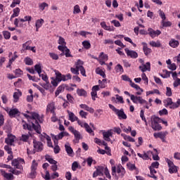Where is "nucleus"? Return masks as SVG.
Segmentation results:
<instances>
[{
	"instance_id": "1",
	"label": "nucleus",
	"mask_w": 180,
	"mask_h": 180,
	"mask_svg": "<svg viewBox=\"0 0 180 180\" xmlns=\"http://www.w3.org/2000/svg\"><path fill=\"white\" fill-rule=\"evenodd\" d=\"M31 120H32V125H29L25 120L22 121V127L25 130H35L38 134H40V124L39 122L41 123L43 120L40 118V115L37 112H31Z\"/></svg>"
},
{
	"instance_id": "2",
	"label": "nucleus",
	"mask_w": 180,
	"mask_h": 180,
	"mask_svg": "<svg viewBox=\"0 0 180 180\" xmlns=\"http://www.w3.org/2000/svg\"><path fill=\"white\" fill-rule=\"evenodd\" d=\"M116 172L118 174V176L120 178H123L124 175L126 174V169H124V167L122 166V165H118L116 166L112 167V175L116 176Z\"/></svg>"
},
{
	"instance_id": "3",
	"label": "nucleus",
	"mask_w": 180,
	"mask_h": 180,
	"mask_svg": "<svg viewBox=\"0 0 180 180\" xmlns=\"http://www.w3.org/2000/svg\"><path fill=\"white\" fill-rule=\"evenodd\" d=\"M12 167L17 169H23V165H25V160L20 158L14 159L11 162Z\"/></svg>"
},
{
	"instance_id": "4",
	"label": "nucleus",
	"mask_w": 180,
	"mask_h": 180,
	"mask_svg": "<svg viewBox=\"0 0 180 180\" xmlns=\"http://www.w3.org/2000/svg\"><path fill=\"white\" fill-rule=\"evenodd\" d=\"M165 160L169 167V174H176V172H178V167L175 166L174 162L167 158H166Z\"/></svg>"
},
{
	"instance_id": "5",
	"label": "nucleus",
	"mask_w": 180,
	"mask_h": 180,
	"mask_svg": "<svg viewBox=\"0 0 180 180\" xmlns=\"http://www.w3.org/2000/svg\"><path fill=\"white\" fill-rule=\"evenodd\" d=\"M68 136H70V134H68V132L63 131V132H60L58 135H53L52 140H53L54 144H58V140H61V139H63V137H65V136L68 137Z\"/></svg>"
},
{
	"instance_id": "6",
	"label": "nucleus",
	"mask_w": 180,
	"mask_h": 180,
	"mask_svg": "<svg viewBox=\"0 0 180 180\" xmlns=\"http://www.w3.org/2000/svg\"><path fill=\"white\" fill-rule=\"evenodd\" d=\"M45 160L49 162V164H51L52 166L51 169L52 171L56 172L57 169H58V167L57 166V161H56L54 159L51 158V156L47 155L45 156Z\"/></svg>"
},
{
	"instance_id": "7",
	"label": "nucleus",
	"mask_w": 180,
	"mask_h": 180,
	"mask_svg": "<svg viewBox=\"0 0 180 180\" xmlns=\"http://www.w3.org/2000/svg\"><path fill=\"white\" fill-rule=\"evenodd\" d=\"M16 140V136L12 134H8L7 138L5 139L6 144L8 146H15V141Z\"/></svg>"
},
{
	"instance_id": "8",
	"label": "nucleus",
	"mask_w": 180,
	"mask_h": 180,
	"mask_svg": "<svg viewBox=\"0 0 180 180\" xmlns=\"http://www.w3.org/2000/svg\"><path fill=\"white\" fill-rule=\"evenodd\" d=\"M131 101L133 103H140V105H144V103L147 104V101L143 99V97L139 96H131Z\"/></svg>"
},
{
	"instance_id": "9",
	"label": "nucleus",
	"mask_w": 180,
	"mask_h": 180,
	"mask_svg": "<svg viewBox=\"0 0 180 180\" xmlns=\"http://www.w3.org/2000/svg\"><path fill=\"white\" fill-rule=\"evenodd\" d=\"M30 44H32V41L30 40L22 44V50L24 51L26 50H30L32 53H36V46H30Z\"/></svg>"
},
{
	"instance_id": "10",
	"label": "nucleus",
	"mask_w": 180,
	"mask_h": 180,
	"mask_svg": "<svg viewBox=\"0 0 180 180\" xmlns=\"http://www.w3.org/2000/svg\"><path fill=\"white\" fill-rule=\"evenodd\" d=\"M33 145L34 151L37 153H40V151H43V148H44L43 143L39 141L34 140Z\"/></svg>"
},
{
	"instance_id": "11",
	"label": "nucleus",
	"mask_w": 180,
	"mask_h": 180,
	"mask_svg": "<svg viewBox=\"0 0 180 180\" xmlns=\"http://www.w3.org/2000/svg\"><path fill=\"white\" fill-rule=\"evenodd\" d=\"M148 34L152 38L155 39V37H158L160 34H161V31L160 30H154L153 28L148 29Z\"/></svg>"
},
{
	"instance_id": "12",
	"label": "nucleus",
	"mask_w": 180,
	"mask_h": 180,
	"mask_svg": "<svg viewBox=\"0 0 180 180\" xmlns=\"http://www.w3.org/2000/svg\"><path fill=\"white\" fill-rule=\"evenodd\" d=\"M46 113L48 115V113H52V115H54L56 113V104L54 102L49 103L46 106Z\"/></svg>"
},
{
	"instance_id": "13",
	"label": "nucleus",
	"mask_w": 180,
	"mask_h": 180,
	"mask_svg": "<svg viewBox=\"0 0 180 180\" xmlns=\"http://www.w3.org/2000/svg\"><path fill=\"white\" fill-rule=\"evenodd\" d=\"M167 134H168L167 131H160V132L154 133L153 136L155 139H160V140H162V141L164 143L165 142V137Z\"/></svg>"
},
{
	"instance_id": "14",
	"label": "nucleus",
	"mask_w": 180,
	"mask_h": 180,
	"mask_svg": "<svg viewBox=\"0 0 180 180\" xmlns=\"http://www.w3.org/2000/svg\"><path fill=\"white\" fill-rule=\"evenodd\" d=\"M58 49L60 51H62L61 56H65V57H72L71 55V52L70 51V49L66 47L63 46H58Z\"/></svg>"
},
{
	"instance_id": "15",
	"label": "nucleus",
	"mask_w": 180,
	"mask_h": 180,
	"mask_svg": "<svg viewBox=\"0 0 180 180\" xmlns=\"http://www.w3.org/2000/svg\"><path fill=\"white\" fill-rule=\"evenodd\" d=\"M124 51L127 56V57H130L131 58H137L139 57V53L136 52V51H131L129 49V48H126Z\"/></svg>"
},
{
	"instance_id": "16",
	"label": "nucleus",
	"mask_w": 180,
	"mask_h": 180,
	"mask_svg": "<svg viewBox=\"0 0 180 180\" xmlns=\"http://www.w3.org/2000/svg\"><path fill=\"white\" fill-rule=\"evenodd\" d=\"M99 89H100L99 86H98V85H95L92 87L91 96L93 101H96V98H98V91H99Z\"/></svg>"
},
{
	"instance_id": "17",
	"label": "nucleus",
	"mask_w": 180,
	"mask_h": 180,
	"mask_svg": "<svg viewBox=\"0 0 180 180\" xmlns=\"http://www.w3.org/2000/svg\"><path fill=\"white\" fill-rule=\"evenodd\" d=\"M103 137L105 141H111L110 137H113V132H112V130L103 131Z\"/></svg>"
},
{
	"instance_id": "18",
	"label": "nucleus",
	"mask_w": 180,
	"mask_h": 180,
	"mask_svg": "<svg viewBox=\"0 0 180 180\" xmlns=\"http://www.w3.org/2000/svg\"><path fill=\"white\" fill-rule=\"evenodd\" d=\"M139 70L142 72H146V71H150L151 70V63L150 62H147L146 64H142V65L139 66Z\"/></svg>"
},
{
	"instance_id": "19",
	"label": "nucleus",
	"mask_w": 180,
	"mask_h": 180,
	"mask_svg": "<svg viewBox=\"0 0 180 180\" xmlns=\"http://www.w3.org/2000/svg\"><path fill=\"white\" fill-rule=\"evenodd\" d=\"M65 150L68 155H70V157H72V155H74V150H72V148H71L70 143H66L65 144Z\"/></svg>"
},
{
	"instance_id": "20",
	"label": "nucleus",
	"mask_w": 180,
	"mask_h": 180,
	"mask_svg": "<svg viewBox=\"0 0 180 180\" xmlns=\"http://www.w3.org/2000/svg\"><path fill=\"white\" fill-rule=\"evenodd\" d=\"M115 115L118 117L120 120H126L127 119V115L124 113V110L123 109L117 110L115 112Z\"/></svg>"
},
{
	"instance_id": "21",
	"label": "nucleus",
	"mask_w": 180,
	"mask_h": 180,
	"mask_svg": "<svg viewBox=\"0 0 180 180\" xmlns=\"http://www.w3.org/2000/svg\"><path fill=\"white\" fill-rule=\"evenodd\" d=\"M141 44L143 46V50L145 56H150V54H151V52L153 51L151 49L148 48L147 43L146 42H142Z\"/></svg>"
},
{
	"instance_id": "22",
	"label": "nucleus",
	"mask_w": 180,
	"mask_h": 180,
	"mask_svg": "<svg viewBox=\"0 0 180 180\" xmlns=\"http://www.w3.org/2000/svg\"><path fill=\"white\" fill-rule=\"evenodd\" d=\"M0 172L2 176H4V178H5L6 179H8V180L13 179V174L11 173H7L6 172H5V170L2 169H0Z\"/></svg>"
},
{
	"instance_id": "23",
	"label": "nucleus",
	"mask_w": 180,
	"mask_h": 180,
	"mask_svg": "<svg viewBox=\"0 0 180 180\" xmlns=\"http://www.w3.org/2000/svg\"><path fill=\"white\" fill-rule=\"evenodd\" d=\"M20 13V8H19V7H16L15 8H14L13 10V14L11 15L10 18L11 22H12V19H13V18H18Z\"/></svg>"
},
{
	"instance_id": "24",
	"label": "nucleus",
	"mask_w": 180,
	"mask_h": 180,
	"mask_svg": "<svg viewBox=\"0 0 180 180\" xmlns=\"http://www.w3.org/2000/svg\"><path fill=\"white\" fill-rule=\"evenodd\" d=\"M68 115L69 117V120H70V122H77L78 120V117L75 116V114H74V112L68 110Z\"/></svg>"
},
{
	"instance_id": "25",
	"label": "nucleus",
	"mask_w": 180,
	"mask_h": 180,
	"mask_svg": "<svg viewBox=\"0 0 180 180\" xmlns=\"http://www.w3.org/2000/svg\"><path fill=\"white\" fill-rule=\"evenodd\" d=\"M100 25L104 30H108V32L115 31V28L113 27L108 26L105 22H101Z\"/></svg>"
},
{
	"instance_id": "26",
	"label": "nucleus",
	"mask_w": 180,
	"mask_h": 180,
	"mask_svg": "<svg viewBox=\"0 0 180 180\" xmlns=\"http://www.w3.org/2000/svg\"><path fill=\"white\" fill-rule=\"evenodd\" d=\"M169 46H170V47H172V49H176V47L179 46V42L174 39H172L169 41Z\"/></svg>"
},
{
	"instance_id": "27",
	"label": "nucleus",
	"mask_w": 180,
	"mask_h": 180,
	"mask_svg": "<svg viewBox=\"0 0 180 180\" xmlns=\"http://www.w3.org/2000/svg\"><path fill=\"white\" fill-rule=\"evenodd\" d=\"M79 107L81 108V109H84V110H86L87 112H89L90 113H94V112H95V110H94V108L88 106L86 104H80Z\"/></svg>"
},
{
	"instance_id": "28",
	"label": "nucleus",
	"mask_w": 180,
	"mask_h": 180,
	"mask_svg": "<svg viewBox=\"0 0 180 180\" xmlns=\"http://www.w3.org/2000/svg\"><path fill=\"white\" fill-rule=\"evenodd\" d=\"M149 44L151 47H156V48H159L161 47V46H162V44H161V41H160V40L158 41H150L149 42Z\"/></svg>"
},
{
	"instance_id": "29",
	"label": "nucleus",
	"mask_w": 180,
	"mask_h": 180,
	"mask_svg": "<svg viewBox=\"0 0 180 180\" xmlns=\"http://www.w3.org/2000/svg\"><path fill=\"white\" fill-rule=\"evenodd\" d=\"M58 82H61V81H64V75H62L60 72L56 71V78Z\"/></svg>"
},
{
	"instance_id": "30",
	"label": "nucleus",
	"mask_w": 180,
	"mask_h": 180,
	"mask_svg": "<svg viewBox=\"0 0 180 180\" xmlns=\"http://www.w3.org/2000/svg\"><path fill=\"white\" fill-rule=\"evenodd\" d=\"M58 43L60 44L58 47H67V42H65V39L62 37H59Z\"/></svg>"
},
{
	"instance_id": "31",
	"label": "nucleus",
	"mask_w": 180,
	"mask_h": 180,
	"mask_svg": "<svg viewBox=\"0 0 180 180\" xmlns=\"http://www.w3.org/2000/svg\"><path fill=\"white\" fill-rule=\"evenodd\" d=\"M162 122V120L158 117L153 116L151 117V125L155 124L157 123H161Z\"/></svg>"
},
{
	"instance_id": "32",
	"label": "nucleus",
	"mask_w": 180,
	"mask_h": 180,
	"mask_svg": "<svg viewBox=\"0 0 180 180\" xmlns=\"http://www.w3.org/2000/svg\"><path fill=\"white\" fill-rule=\"evenodd\" d=\"M77 94L79 96H84V97L88 95V94L86 93V91H85V89H77Z\"/></svg>"
},
{
	"instance_id": "33",
	"label": "nucleus",
	"mask_w": 180,
	"mask_h": 180,
	"mask_svg": "<svg viewBox=\"0 0 180 180\" xmlns=\"http://www.w3.org/2000/svg\"><path fill=\"white\" fill-rule=\"evenodd\" d=\"M64 88H65L64 84L59 86L55 92L56 96H58L60 94H62V92H64Z\"/></svg>"
},
{
	"instance_id": "34",
	"label": "nucleus",
	"mask_w": 180,
	"mask_h": 180,
	"mask_svg": "<svg viewBox=\"0 0 180 180\" xmlns=\"http://www.w3.org/2000/svg\"><path fill=\"white\" fill-rule=\"evenodd\" d=\"M38 167H39V162L36 160H32V165H31V171H37Z\"/></svg>"
},
{
	"instance_id": "35",
	"label": "nucleus",
	"mask_w": 180,
	"mask_h": 180,
	"mask_svg": "<svg viewBox=\"0 0 180 180\" xmlns=\"http://www.w3.org/2000/svg\"><path fill=\"white\" fill-rule=\"evenodd\" d=\"M149 169L150 171V174H148V176H150V178H153V179H157V176L154 175V174H157L155 169L149 167Z\"/></svg>"
},
{
	"instance_id": "36",
	"label": "nucleus",
	"mask_w": 180,
	"mask_h": 180,
	"mask_svg": "<svg viewBox=\"0 0 180 180\" xmlns=\"http://www.w3.org/2000/svg\"><path fill=\"white\" fill-rule=\"evenodd\" d=\"M115 72L117 74H123L124 72V70H123V66H122V65L120 64H117L115 68Z\"/></svg>"
},
{
	"instance_id": "37",
	"label": "nucleus",
	"mask_w": 180,
	"mask_h": 180,
	"mask_svg": "<svg viewBox=\"0 0 180 180\" xmlns=\"http://www.w3.org/2000/svg\"><path fill=\"white\" fill-rule=\"evenodd\" d=\"M73 134L75 136V143H79V140L82 139V137L81 136V133H79V131H76Z\"/></svg>"
},
{
	"instance_id": "38",
	"label": "nucleus",
	"mask_w": 180,
	"mask_h": 180,
	"mask_svg": "<svg viewBox=\"0 0 180 180\" xmlns=\"http://www.w3.org/2000/svg\"><path fill=\"white\" fill-rule=\"evenodd\" d=\"M29 139H30V135L29 134H22L20 138V141H24V143H27L29 141Z\"/></svg>"
},
{
	"instance_id": "39",
	"label": "nucleus",
	"mask_w": 180,
	"mask_h": 180,
	"mask_svg": "<svg viewBox=\"0 0 180 180\" xmlns=\"http://www.w3.org/2000/svg\"><path fill=\"white\" fill-rule=\"evenodd\" d=\"M148 154H150V151L146 153L143 152V154L141 153H137V155L140 158H142V160H148Z\"/></svg>"
},
{
	"instance_id": "40",
	"label": "nucleus",
	"mask_w": 180,
	"mask_h": 180,
	"mask_svg": "<svg viewBox=\"0 0 180 180\" xmlns=\"http://www.w3.org/2000/svg\"><path fill=\"white\" fill-rule=\"evenodd\" d=\"M22 96V92L16 91L13 94L14 102L16 103L19 101V98Z\"/></svg>"
},
{
	"instance_id": "41",
	"label": "nucleus",
	"mask_w": 180,
	"mask_h": 180,
	"mask_svg": "<svg viewBox=\"0 0 180 180\" xmlns=\"http://www.w3.org/2000/svg\"><path fill=\"white\" fill-rule=\"evenodd\" d=\"M44 24V20L42 18L37 20L35 22V27H41Z\"/></svg>"
},
{
	"instance_id": "42",
	"label": "nucleus",
	"mask_w": 180,
	"mask_h": 180,
	"mask_svg": "<svg viewBox=\"0 0 180 180\" xmlns=\"http://www.w3.org/2000/svg\"><path fill=\"white\" fill-rule=\"evenodd\" d=\"M39 139L41 140V141H47V140H49L50 139V136L49 135H47V134L46 133H43L42 134H41L39 136Z\"/></svg>"
},
{
	"instance_id": "43",
	"label": "nucleus",
	"mask_w": 180,
	"mask_h": 180,
	"mask_svg": "<svg viewBox=\"0 0 180 180\" xmlns=\"http://www.w3.org/2000/svg\"><path fill=\"white\" fill-rule=\"evenodd\" d=\"M32 85L33 86H34V88H37V89L39 91L41 94H42V95H46V91L44 90V89L40 87V86L37 85V84L36 83H34Z\"/></svg>"
},
{
	"instance_id": "44",
	"label": "nucleus",
	"mask_w": 180,
	"mask_h": 180,
	"mask_svg": "<svg viewBox=\"0 0 180 180\" xmlns=\"http://www.w3.org/2000/svg\"><path fill=\"white\" fill-rule=\"evenodd\" d=\"M151 127L153 130H155V131H160V130H162V127H161V125L158 123L157 124H153L151 125Z\"/></svg>"
},
{
	"instance_id": "45",
	"label": "nucleus",
	"mask_w": 180,
	"mask_h": 180,
	"mask_svg": "<svg viewBox=\"0 0 180 180\" xmlns=\"http://www.w3.org/2000/svg\"><path fill=\"white\" fill-rule=\"evenodd\" d=\"M78 13H81V8L79 7V5L76 4L74 7H73V14L74 15H77Z\"/></svg>"
},
{
	"instance_id": "46",
	"label": "nucleus",
	"mask_w": 180,
	"mask_h": 180,
	"mask_svg": "<svg viewBox=\"0 0 180 180\" xmlns=\"http://www.w3.org/2000/svg\"><path fill=\"white\" fill-rule=\"evenodd\" d=\"M180 106V98H178L176 103L173 102V104L172 106H169L170 109H177V108H179Z\"/></svg>"
},
{
	"instance_id": "47",
	"label": "nucleus",
	"mask_w": 180,
	"mask_h": 180,
	"mask_svg": "<svg viewBox=\"0 0 180 180\" xmlns=\"http://www.w3.org/2000/svg\"><path fill=\"white\" fill-rule=\"evenodd\" d=\"M96 73L98 74V75H101V77H103V78H105V77H106L105 72H103V70H102L99 68L96 69Z\"/></svg>"
},
{
	"instance_id": "48",
	"label": "nucleus",
	"mask_w": 180,
	"mask_h": 180,
	"mask_svg": "<svg viewBox=\"0 0 180 180\" xmlns=\"http://www.w3.org/2000/svg\"><path fill=\"white\" fill-rule=\"evenodd\" d=\"M75 65H76V68L77 70H81V68H84V62H82V60H78L77 62L75 63Z\"/></svg>"
},
{
	"instance_id": "49",
	"label": "nucleus",
	"mask_w": 180,
	"mask_h": 180,
	"mask_svg": "<svg viewBox=\"0 0 180 180\" xmlns=\"http://www.w3.org/2000/svg\"><path fill=\"white\" fill-rule=\"evenodd\" d=\"M24 62L26 65H33V60H32V58H30V57H26L24 59Z\"/></svg>"
},
{
	"instance_id": "50",
	"label": "nucleus",
	"mask_w": 180,
	"mask_h": 180,
	"mask_svg": "<svg viewBox=\"0 0 180 180\" xmlns=\"http://www.w3.org/2000/svg\"><path fill=\"white\" fill-rule=\"evenodd\" d=\"M154 151L155 152V155L153 153V152L149 151L150 154H152L154 161L160 160V156H158V154L157 153V149H154Z\"/></svg>"
},
{
	"instance_id": "51",
	"label": "nucleus",
	"mask_w": 180,
	"mask_h": 180,
	"mask_svg": "<svg viewBox=\"0 0 180 180\" xmlns=\"http://www.w3.org/2000/svg\"><path fill=\"white\" fill-rule=\"evenodd\" d=\"M98 60H102L104 61H108V55L103 53V52H101L99 55V57L98 58Z\"/></svg>"
},
{
	"instance_id": "52",
	"label": "nucleus",
	"mask_w": 180,
	"mask_h": 180,
	"mask_svg": "<svg viewBox=\"0 0 180 180\" xmlns=\"http://www.w3.org/2000/svg\"><path fill=\"white\" fill-rule=\"evenodd\" d=\"M2 34L6 40L11 39V33L8 31H3Z\"/></svg>"
},
{
	"instance_id": "53",
	"label": "nucleus",
	"mask_w": 180,
	"mask_h": 180,
	"mask_svg": "<svg viewBox=\"0 0 180 180\" xmlns=\"http://www.w3.org/2000/svg\"><path fill=\"white\" fill-rule=\"evenodd\" d=\"M162 25L163 27H169L170 26H172V22L170 21L162 20Z\"/></svg>"
},
{
	"instance_id": "54",
	"label": "nucleus",
	"mask_w": 180,
	"mask_h": 180,
	"mask_svg": "<svg viewBox=\"0 0 180 180\" xmlns=\"http://www.w3.org/2000/svg\"><path fill=\"white\" fill-rule=\"evenodd\" d=\"M32 20V16L30 15H26L24 17V18H20V22H30Z\"/></svg>"
},
{
	"instance_id": "55",
	"label": "nucleus",
	"mask_w": 180,
	"mask_h": 180,
	"mask_svg": "<svg viewBox=\"0 0 180 180\" xmlns=\"http://www.w3.org/2000/svg\"><path fill=\"white\" fill-rule=\"evenodd\" d=\"M127 167L129 171H134L136 169V165L131 164L130 162L127 164Z\"/></svg>"
},
{
	"instance_id": "56",
	"label": "nucleus",
	"mask_w": 180,
	"mask_h": 180,
	"mask_svg": "<svg viewBox=\"0 0 180 180\" xmlns=\"http://www.w3.org/2000/svg\"><path fill=\"white\" fill-rule=\"evenodd\" d=\"M19 113V110L16 108H14L13 110H11L8 112V115L10 116H15Z\"/></svg>"
},
{
	"instance_id": "57",
	"label": "nucleus",
	"mask_w": 180,
	"mask_h": 180,
	"mask_svg": "<svg viewBox=\"0 0 180 180\" xmlns=\"http://www.w3.org/2000/svg\"><path fill=\"white\" fill-rule=\"evenodd\" d=\"M34 70L37 74L41 73V64L39 63L34 65Z\"/></svg>"
},
{
	"instance_id": "58",
	"label": "nucleus",
	"mask_w": 180,
	"mask_h": 180,
	"mask_svg": "<svg viewBox=\"0 0 180 180\" xmlns=\"http://www.w3.org/2000/svg\"><path fill=\"white\" fill-rule=\"evenodd\" d=\"M104 171H105V167H103L102 166H99L97 167L96 172H97V173L98 174L102 175V174H103Z\"/></svg>"
},
{
	"instance_id": "59",
	"label": "nucleus",
	"mask_w": 180,
	"mask_h": 180,
	"mask_svg": "<svg viewBox=\"0 0 180 180\" xmlns=\"http://www.w3.org/2000/svg\"><path fill=\"white\" fill-rule=\"evenodd\" d=\"M55 147L53 148V152L55 154H58L60 153L61 148H60V146H58V143H54Z\"/></svg>"
},
{
	"instance_id": "60",
	"label": "nucleus",
	"mask_w": 180,
	"mask_h": 180,
	"mask_svg": "<svg viewBox=\"0 0 180 180\" xmlns=\"http://www.w3.org/2000/svg\"><path fill=\"white\" fill-rule=\"evenodd\" d=\"M158 14L159 16H160L162 20H165V19H167V17L165 16V13H164V11H162V10L158 11Z\"/></svg>"
},
{
	"instance_id": "61",
	"label": "nucleus",
	"mask_w": 180,
	"mask_h": 180,
	"mask_svg": "<svg viewBox=\"0 0 180 180\" xmlns=\"http://www.w3.org/2000/svg\"><path fill=\"white\" fill-rule=\"evenodd\" d=\"M38 75L41 78V79H43V81H44L45 82H47V81H49V77H47V75L41 72Z\"/></svg>"
},
{
	"instance_id": "62",
	"label": "nucleus",
	"mask_w": 180,
	"mask_h": 180,
	"mask_svg": "<svg viewBox=\"0 0 180 180\" xmlns=\"http://www.w3.org/2000/svg\"><path fill=\"white\" fill-rule=\"evenodd\" d=\"M16 5H20V0H13V2L11 4V8H15Z\"/></svg>"
},
{
	"instance_id": "63",
	"label": "nucleus",
	"mask_w": 180,
	"mask_h": 180,
	"mask_svg": "<svg viewBox=\"0 0 180 180\" xmlns=\"http://www.w3.org/2000/svg\"><path fill=\"white\" fill-rule=\"evenodd\" d=\"M82 45L84 47V49H91V43H89V41H84L82 42Z\"/></svg>"
},
{
	"instance_id": "64",
	"label": "nucleus",
	"mask_w": 180,
	"mask_h": 180,
	"mask_svg": "<svg viewBox=\"0 0 180 180\" xmlns=\"http://www.w3.org/2000/svg\"><path fill=\"white\" fill-rule=\"evenodd\" d=\"M166 96H172V89L170 87H166Z\"/></svg>"
}]
</instances>
